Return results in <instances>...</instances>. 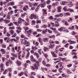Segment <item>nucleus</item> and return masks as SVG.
<instances>
[{"label": "nucleus", "instance_id": "obj_17", "mask_svg": "<svg viewBox=\"0 0 78 78\" xmlns=\"http://www.w3.org/2000/svg\"><path fill=\"white\" fill-rule=\"evenodd\" d=\"M30 58L31 61H36V59L34 58H33V57L32 55L31 56Z\"/></svg>", "mask_w": 78, "mask_h": 78}, {"label": "nucleus", "instance_id": "obj_34", "mask_svg": "<svg viewBox=\"0 0 78 78\" xmlns=\"http://www.w3.org/2000/svg\"><path fill=\"white\" fill-rule=\"evenodd\" d=\"M47 7L49 9H51V5H48L47 6Z\"/></svg>", "mask_w": 78, "mask_h": 78}, {"label": "nucleus", "instance_id": "obj_28", "mask_svg": "<svg viewBox=\"0 0 78 78\" xmlns=\"http://www.w3.org/2000/svg\"><path fill=\"white\" fill-rule=\"evenodd\" d=\"M13 23L11 22L8 24V26H9V27H11V26H13Z\"/></svg>", "mask_w": 78, "mask_h": 78}, {"label": "nucleus", "instance_id": "obj_52", "mask_svg": "<svg viewBox=\"0 0 78 78\" xmlns=\"http://www.w3.org/2000/svg\"><path fill=\"white\" fill-rule=\"evenodd\" d=\"M16 32L17 34H19L21 32V30L19 31V30H16Z\"/></svg>", "mask_w": 78, "mask_h": 78}, {"label": "nucleus", "instance_id": "obj_7", "mask_svg": "<svg viewBox=\"0 0 78 78\" xmlns=\"http://www.w3.org/2000/svg\"><path fill=\"white\" fill-rule=\"evenodd\" d=\"M40 5H41V8H44L46 5V2L44 1V3H42V4H41L40 3Z\"/></svg>", "mask_w": 78, "mask_h": 78}, {"label": "nucleus", "instance_id": "obj_53", "mask_svg": "<svg viewBox=\"0 0 78 78\" xmlns=\"http://www.w3.org/2000/svg\"><path fill=\"white\" fill-rule=\"evenodd\" d=\"M37 23H41V21L39 20H37Z\"/></svg>", "mask_w": 78, "mask_h": 78}, {"label": "nucleus", "instance_id": "obj_51", "mask_svg": "<svg viewBox=\"0 0 78 78\" xmlns=\"http://www.w3.org/2000/svg\"><path fill=\"white\" fill-rule=\"evenodd\" d=\"M38 39H39V41L40 42H41L42 41V40L41 39V37H39Z\"/></svg>", "mask_w": 78, "mask_h": 78}, {"label": "nucleus", "instance_id": "obj_50", "mask_svg": "<svg viewBox=\"0 0 78 78\" xmlns=\"http://www.w3.org/2000/svg\"><path fill=\"white\" fill-rule=\"evenodd\" d=\"M6 36L8 37H9L11 36V34H9L8 33H6Z\"/></svg>", "mask_w": 78, "mask_h": 78}, {"label": "nucleus", "instance_id": "obj_48", "mask_svg": "<svg viewBox=\"0 0 78 78\" xmlns=\"http://www.w3.org/2000/svg\"><path fill=\"white\" fill-rule=\"evenodd\" d=\"M30 68L32 70H35V68H34V67L33 66H30Z\"/></svg>", "mask_w": 78, "mask_h": 78}, {"label": "nucleus", "instance_id": "obj_61", "mask_svg": "<svg viewBox=\"0 0 78 78\" xmlns=\"http://www.w3.org/2000/svg\"><path fill=\"white\" fill-rule=\"evenodd\" d=\"M3 39H0V44H3Z\"/></svg>", "mask_w": 78, "mask_h": 78}, {"label": "nucleus", "instance_id": "obj_22", "mask_svg": "<svg viewBox=\"0 0 78 78\" xmlns=\"http://www.w3.org/2000/svg\"><path fill=\"white\" fill-rule=\"evenodd\" d=\"M54 46H55V44H50V45H49V48H52Z\"/></svg>", "mask_w": 78, "mask_h": 78}, {"label": "nucleus", "instance_id": "obj_37", "mask_svg": "<svg viewBox=\"0 0 78 78\" xmlns=\"http://www.w3.org/2000/svg\"><path fill=\"white\" fill-rule=\"evenodd\" d=\"M48 38H44L43 39V41L44 42H46L47 41V40H48Z\"/></svg>", "mask_w": 78, "mask_h": 78}, {"label": "nucleus", "instance_id": "obj_64", "mask_svg": "<svg viewBox=\"0 0 78 78\" xmlns=\"http://www.w3.org/2000/svg\"><path fill=\"white\" fill-rule=\"evenodd\" d=\"M10 5H11V6H13L14 5V2H10Z\"/></svg>", "mask_w": 78, "mask_h": 78}, {"label": "nucleus", "instance_id": "obj_9", "mask_svg": "<svg viewBox=\"0 0 78 78\" xmlns=\"http://www.w3.org/2000/svg\"><path fill=\"white\" fill-rule=\"evenodd\" d=\"M1 51L2 52L3 55H5V53H6V51H5V50L3 49H1Z\"/></svg>", "mask_w": 78, "mask_h": 78}, {"label": "nucleus", "instance_id": "obj_49", "mask_svg": "<svg viewBox=\"0 0 78 78\" xmlns=\"http://www.w3.org/2000/svg\"><path fill=\"white\" fill-rule=\"evenodd\" d=\"M24 75L27 77V76H28V74H27V73H26L24 72Z\"/></svg>", "mask_w": 78, "mask_h": 78}, {"label": "nucleus", "instance_id": "obj_10", "mask_svg": "<svg viewBox=\"0 0 78 78\" xmlns=\"http://www.w3.org/2000/svg\"><path fill=\"white\" fill-rule=\"evenodd\" d=\"M11 55L12 56H13L16 58H17V55L14 53H12Z\"/></svg>", "mask_w": 78, "mask_h": 78}, {"label": "nucleus", "instance_id": "obj_16", "mask_svg": "<svg viewBox=\"0 0 78 78\" xmlns=\"http://www.w3.org/2000/svg\"><path fill=\"white\" fill-rule=\"evenodd\" d=\"M24 74V72H22L20 74H19L18 75L19 76H22Z\"/></svg>", "mask_w": 78, "mask_h": 78}, {"label": "nucleus", "instance_id": "obj_21", "mask_svg": "<svg viewBox=\"0 0 78 78\" xmlns=\"http://www.w3.org/2000/svg\"><path fill=\"white\" fill-rule=\"evenodd\" d=\"M0 67L1 69H5V66L4 65L3 63H1V65Z\"/></svg>", "mask_w": 78, "mask_h": 78}, {"label": "nucleus", "instance_id": "obj_4", "mask_svg": "<svg viewBox=\"0 0 78 78\" xmlns=\"http://www.w3.org/2000/svg\"><path fill=\"white\" fill-rule=\"evenodd\" d=\"M42 11H43L42 14L43 16H46V14H47V11L46 10H45L44 9H42Z\"/></svg>", "mask_w": 78, "mask_h": 78}, {"label": "nucleus", "instance_id": "obj_6", "mask_svg": "<svg viewBox=\"0 0 78 78\" xmlns=\"http://www.w3.org/2000/svg\"><path fill=\"white\" fill-rule=\"evenodd\" d=\"M51 52V54L52 55V57L55 58V57H57L58 56V55H56V54H55L54 52L52 51Z\"/></svg>", "mask_w": 78, "mask_h": 78}, {"label": "nucleus", "instance_id": "obj_56", "mask_svg": "<svg viewBox=\"0 0 78 78\" xmlns=\"http://www.w3.org/2000/svg\"><path fill=\"white\" fill-rule=\"evenodd\" d=\"M62 5H66V1H62Z\"/></svg>", "mask_w": 78, "mask_h": 78}, {"label": "nucleus", "instance_id": "obj_55", "mask_svg": "<svg viewBox=\"0 0 78 78\" xmlns=\"http://www.w3.org/2000/svg\"><path fill=\"white\" fill-rule=\"evenodd\" d=\"M16 28L19 30H22V28L20 27H17Z\"/></svg>", "mask_w": 78, "mask_h": 78}, {"label": "nucleus", "instance_id": "obj_36", "mask_svg": "<svg viewBox=\"0 0 78 78\" xmlns=\"http://www.w3.org/2000/svg\"><path fill=\"white\" fill-rule=\"evenodd\" d=\"M12 51L13 53H15V50L14 49V47H12Z\"/></svg>", "mask_w": 78, "mask_h": 78}, {"label": "nucleus", "instance_id": "obj_41", "mask_svg": "<svg viewBox=\"0 0 78 78\" xmlns=\"http://www.w3.org/2000/svg\"><path fill=\"white\" fill-rule=\"evenodd\" d=\"M55 25H56V26L57 27H59V22H56V21L55 22Z\"/></svg>", "mask_w": 78, "mask_h": 78}, {"label": "nucleus", "instance_id": "obj_18", "mask_svg": "<svg viewBox=\"0 0 78 78\" xmlns=\"http://www.w3.org/2000/svg\"><path fill=\"white\" fill-rule=\"evenodd\" d=\"M34 67L35 68V69L37 70H38L39 69V68H38V66H37L36 65V64H34Z\"/></svg>", "mask_w": 78, "mask_h": 78}, {"label": "nucleus", "instance_id": "obj_15", "mask_svg": "<svg viewBox=\"0 0 78 78\" xmlns=\"http://www.w3.org/2000/svg\"><path fill=\"white\" fill-rule=\"evenodd\" d=\"M58 12H61V7L59 6L58 7Z\"/></svg>", "mask_w": 78, "mask_h": 78}, {"label": "nucleus", "instance_id": "obj_3", "mask_svg": "<svg viewBox=\"0 0 78 78\" xmlns=\"http://www.w3.org/2000/svg\"><path fill=\"white\" fill-rule=\"evenodd\" d=\"M12 62V61H11L10 59H9L5 63L6 66L8 67L9 66V63H11Z\"/></svg>", "mask_w": 78, "mask_h": 78}, {"label": "nucleus", "instance_id": "obj_40", "mask_svg": "<svg viewBox=\"0 0 78 78\" xmlns=\"http://www.w3.org/2000/svg\"><path fill=\"white\" fill-rule=\"evenodd\" d=\"M58 30L60 31V32H62V27H61L60 28H58Z\"/></svg>", "mask_w": 78, "mask_h": 78}, {"label": "nucleus", "instance_id": "obj_1", "mask_svg": "<svg viewBox=\"0 0 78 78\" xmlns=\"http://www.w3.org/2000/svg\"><path fill=\"white\" fill-rule=\"evenodd\" d=\"M21 43L22 44H24V45H27L26 47H29L30 44V43L29 42H27V41L25 39L21 40Z\"/></svg>", "mask_w": 78, "mask_h": 78}, {"label": "nucleus", "instance_id": "obj_42", "mask_svg": "<svg viewBox=\"0 0 78 78\" xmlns=\"http://www.w3.org/2000/svg\"><path fill=\"white\" fill-rule=\"evenodd\" d=\"M10 30H14L15 29V27H9Z\"/></svg>", "mask_w": 78, "mask_h": 78}, {"label": "nucleus", "instance_id": "obj_60", "mask_svg": "<svg viewBox=\"0 0 78 78\" xmlns=\"http://www.w3.org/2000/svg\"><path fill=\"white\" fill-rule=\"evenodd\" d=\"M8 70L9 72H11V71H12V69H11V68H8Z\"/></svg>", "mask_w": 78, "mask_h": 78}, {"label": "nucleus", "instance_id": "obj_62", "mask_svg": "<svg viewBox=\"0 0 78 78\" xmlns=\"http://www.w3.org/2000/svg\"><path fill=\"white\" fill-rule=\"evenodd\" d=\"M63 9L65 11H66V10H67V6H65L63 8Z\"/></svg>", "mask_w": 78, "mask_h": 78}, {"label": "nucleus", "instance_id": "obj_31", "mask_svg": "<svg viewBox=\"0 0 78 78\" xmlns=\"http://www.w3.org/2000/svg\"><path fill=\"white\" fill-rule=\"evenodd\" d=\"M23 29L25 30H29V28L28 27H23Z\"/></svg>", "mask_w": 78, "mask_h": 78}, {"label": "nucleus", "instance_id": "obj_20", "mask_svg": "<svg viewBox=\"0 0 78 78\" xmlns=\"http://www.w3.org/2000/svg\"><path fill=\"white\" fill-rule=\"evenodd\" d=\"M63 68H64V66H62V68H59L58 69V71L60 73H62V71H61V70H62V69H63Z\"/></svg>", "mask_w": 78, "mask_h": 78}, {"label": "nucleus", "instance_id": "obj_33", "mask_svg": "<svg viewBox=\"0 0 78 78\" xmlns=\"http://www.w3.org/2000/svg\"><path fill=\"white\" fill-rule=\"evenodd\" d=\"M59 51V50L57 49V48H56L55 49V51H54L57 54L58 53V51Z\"/></svg>", "mask_w": 78, "mask_h": 78}, {"label": "nucleus", "instance_id": "obj_19", "mask_svg": "<svg viewBox=\"0 0 78 78\" xmlns=\"http://www.w3.org/2000/svg\"><path fill=\"white\" fill-rule=\"evenodd\" d=\"M9 33L11 34V35H13V34L14 33V31L12 30H11L9 31Z\"/></svg>", "mask_w": 78, "mask_h": 78}, {"label": "nucleus", "instance_id": "obj_26", "mask_svg": "<svg viewBox=\"0 0 78 78\" xmlns=\"http://www.w3.org/2000/svg\"><path fill=\"white\" fill-rule=\"evenodd\" d=\"M42 50V49H39L38 50V51L39 53H40V55H42V53H41V51Z\"/></svg>", "mask_w": 78, "mask_h": 78}, {"label": "nucleus", "instance_id": "obj_8", "mask_svg": "<svg viewBox=\"0 0 78 78\" xmlns=\"http://www.w3.org/2000/svg\"><path fill=\"white\" fill-rule=\"evenodd\" d=\"M34 55L37 57V58H39V54H38V53L35 52L34 54Z\"/></svg>", "mask_w": 78, "mask_h": 78}, {"label": "nucleus", "instance_id": "obj_13", "mask_svg": "<svg viewBox=\"0 0 78 78\" xmlns=\"http://www.w3.org/2000/svg\"><path fill=\"white\" fill-rule=\"evenodd\" d=\"M60 16L62 17V13H60L59 15H56L55 16V17H60Z\"/></svg>", "mask_w": 78, "mask_h": 78}, {"label": "nucleus", "instance_id": "obj_39", "mask_svg": "<svg viewBox=\"0 0 78 78\" xmlns=\"http://www.w3.org/2000/svg\"><path fill=\"white\" fill-rule=\"evenodd\" d=\"M33 5H34V6H37L38 4L37 3L34 2L33 3Z\"/></svg>", "mask_w": 78, "mask_h": 78}, {"label": "nucleus", "instance_id": "obj_47", "mask_svg": "<svg viewBox=\"0 0 78 78\" xmlns=\"http://www.w3.org/2000/svg\"><path fill=\"white\" fill-rule=\"evenodd\" d=\"M50 29L52 30H53V31H54V30H56V28H53L51 27L50 28Z\"/></svg>", "mask_w": 78, "mask_h": 78}, {"label": "nucleus", "instance_id": "obj_46", "mask_svg": "<svg viewBox=\"0 0 78 78\" xmlns=\"http://www.w3.org/2000/svg\"><path fill=\"white\" fill-rule=\"evenodd\" d=\"M73 19L72 18H70L68 20V22H71L72 21Z\"/></svg>", "mask_w": 78, "mask_h": 78}, {"label": "nucleus", "instance_id": "obj_32", "mask_svg": "<svg viewBox=\"0 0 78 78\" xmlns=\"http://www.w3.org/2000/svg\"><path fill=\"white\" fill-rule=\"evenodd\" d=\"M44 51H47V50H48V48L47 47H45L44 48Z\"/></svg>", "mask_w": 78, "mask_h": 78}, {"label": "nucleus", "instance_id": "obj_63", "mask_svg": "<svg viewBox=\"0 0 78 78\" xmlns=\"http://www.w3.org/2000/svg\"><path fill=\"white\" fill-rule=\"evenodd\" d=\"M65 14L66 15H68V16H70V13L69 12H66Z\"/></svg>", "mask_w": 78, "mask_h": 78}, {"label": "nucleus", "instance_id": "obj_35", "mask_svg": "<svg viewBox=\"0 0 78 78\" xmlns=\"http://www.w3.org/2000/svg\"><path fill=\"white\" fill-rule=\"evenodd\" d=\"M4 22H5V23H8L10 22V21L9 20H5Z\"/></svg>", "mask_w": 78, "mask_h": 78}, {"label": "nucleus", "instance_id": "obj_45", "mask_svg": "<svg viewBox=\"0 0 78 78\" xmlns=\"http://www.w3.org/2000/svg\"><path fill=\"white\" fill-rule=\"evenodd\" d=\"M50 2H51V1H50V0H48L46 1L47 4L48 5H49V4H50Z\"/></svg>", "mask_w": 78, "mask_h": 78}, {"label": "nucleus", "instance_id": "obj_11", "mask_svg": "<svg viewBox=\"0 0 78 78\" xmlns=\"http://www.w3.org/2000/svg\"><path fill=\"white\" fill-rule=\"evenodd\" d=\"M16 64H17L18 66H21V62L20 61H18V60H17L16 62Z\"/></svg>", "mask_w": 78, "mask_h": 78}, {"label": "nucleus", "instance_id": "obj_54", "mask_svg": "<svg viewBox=\"0 0 78 78\" xmlns=\"http://www.w3.org/2000/svg\"><path fill=\"white\" fill-rule=\"evenodd\" d=\"M72 64H70L67 65L68 67H72Z\"/></svg>", "mask_w": 78, "mask_h": 78}, {"label": "nucleus", "instance_id": "obj_30", "mask_svg": "<svg viewBox=\"0 0 78 78\" xmlns=\"http://www.w3.org/2000/svg\"><path fill=\"white\" fill-rule=\"evenodd\" d=\"M8 73V70L5 69V71L3 73V75H6Z\"/></svg>", "mask_w": 78, "mask_h": 78}, {"label": "nucleus", "instance_id": "obj_23", "mask_svg": "<svg viewBox=\"0 0 78 78\" xmlns=\"http://www.w3.org/2000/svg\"><path fill=\"white\" fill-rule=\"evenodd\" d=\"M64 23H65L64 24L66 26H69V24H68V22L66 21H64Z\"/></svg>", "mask_w": 78, "mask_h": 78}, {"label": "nucleus", "instance_id": "obj_58", "mask_svg": "<svg viewBox=\"0 0 78 78\" xmlns=\"http://www.w3.org/2000/svg\"><path fill=\"white\" fill-rule=\"evenodd\" d=\"M42 63H43V64L44 66H45V65H46V63H45V61H43Z\"/></svg>", "mask_w": 78, "mask_h": 78}, {"label": "nucleus", "instance_id": "obj_24", "mask_svg": "<svg viewBox=\"0 0 78 78\" xmlns=\"http://www.w3.org/2000/svg\"><path fill=\"white\" fill-rule=\"evenodd\" d=\"M69 42H70V44H75L76 43V42L74 41H72L71 40H70L69 41Z\"/></svg>", "mask_w": 78, "mask_h": 78}, {"label": "nucleus", "instance_id": "obj_43", "mask_svg": "<svg viewBox=\"0 0 78 78\" xmlns=\"http://www.w3.org/2000/svg\"><path fill=\"white\" fill-rule=\"evenodd\" d=\"M13 13H14V11H11L10 12H9L8 13L9 14H12Z\"/></svg>", "mask_w": 78, "mask_h": 78}, {"label": "nucleus", "instance_id": "obj_14", "mask_svg": "<svg viewBox=\"0 0 78 78\" xmlns=\"http://www.w3.org/2000/svg\"><path fill=\"white\" fill-rule=\"evenodd\" d=\"M26 32L28 34H31L33 33V30L31 29H30L29 31H27Z\"/></svg>", "mask_w": 78, "mask_h": 78}, {"label": "nucleus", "instance_id": "obj_25", "mask_svg": "<svg viewBox=\"0 0 78 78\" xmlns=\"http://www.w3.org/2000/svg\"><path fill=\"white\" fill-rule=\"evenodd\" d=\"M47 31H48V29H46L45 30H44V31H42V33L43 34L46 33Z\"/></svg>", "mask_w": 78, "mask_h": 78}, {"label": "nucleus", "instance_id": "obj_57", "mask_svg": "<svg viewBox=\"0 0 78 78\" xmlns=\"http://www.w3.org/2000/svg\"><path fill=\"white\" fill-rule=\"evenodd\" d=\"M76 33L74 31H73L72 32V35H75V34H76Z\"/></svg>", "mask_w": 78, "mask_h": 78}, {"label": "nucleus", "instance_id": "obj_27", "mask_svg": "<svg viewBox=\"0 0 78 78\" xmlns=\"http://www.w3.org/2000/svg\"><path fill=\"white\" fill-rule=\"evenodd\" d=\"M2 59L3 62H4V61H6V60H8V58H6L5 57H2Z\"/></svg>", "mask_w": 78, "mask_h": 78}, {"label": "nucleus", "instance_id": "obj_29", "mask_svg": "<svg viewBox=\"0 0 78 78\" xmlns=\"http://www.w3.org/2000/svg\"><path fill=\"white\" fill-rule=\"evenodd\" d=\"M22 53V52L21 51H20L19 52V55H18V58L19 59H20V56H21V55H20L19 54H20Z\"/></svg>", "mask_w": 78, "mask_h": 78}, {"label": "nucleus", "instance_id": "obj_2", "mask_svg": "<svg viewBox=\"0 0 78 78\" xmlns=\"http://www.w3.org/2000/svg\"><path fill=\"white\" fill-rule=\"evenodd\" d=\"M29 18L32 20H33V19H37V16L36 15L31 14V16L29 17Z\"/></svg>", "mask_w": 78, "mask_h": 78}, {"label": "nucleus", "instance_id": "obj_38", "mask_svg": "<svg viewBox=\"0 0 78 78\" xmlns=\"http://www.w3.org/2000/svg\"><path fill=\"white\" fill-rule=\"evenodd\" d=\"M62 77H63V78H65V77H66L67 75H65V73H64L62 74Z\"/></svg>", "mask_w": 78, "mask_h": 78}, {"label": "nucleus", "instance_id": "obj_5", "mask_svg": "<svg viewBox=\"0 0 78 78\" xmlns=\"http://www.w3.org/2000/svg\"><path fill=\"white\" fill-rule=\"evenodd\" d=\"M69 7H72L73 6V3H72V2L71 1L69 2V3H68L67 5Z\"/></svg>", "mask_w": 78, "mask_h": 78}, {"label": "nucleus", "instance_id": "obj_59", "mask_svg": "<svg viewBox=\"0 0 78 78\" xmlns=\"http://www.w3.org/2000/svg\"><path fill=\"white\" fill-rule=\"evenodd\" d=\"M56 3H53L52 4V6H53V7H55L56 6Z\"/></svg>", "mask_w": 78, "mask_h": 78}, {"label": "nucleus", "instance_id": "obj_44", "mask_svg": "<svg viewBox=\"0 0 78 78\" xmlns=\"http://www.w3.org/2000/svg\"><path fill=\"white\" fill-rule=\"evenodd\" d=\"M13 23L14 24H15L16 25H17V26H18L19 25V24H18L17 22H13Z\"/></svg>", "mask_w": 78, "mask_h": 78}, {"label": "nucleus", "instance_id": "obj_12", "mask_svg": "<svg viewBox=\"0 0 78 78\" xmlns=\"http://www.w3.org/2000/svg\"><path fill=\"white\" fill-rule=\"evenodd\" d=\"M1 46L2 48H6V45L5 44H1Z\"/></svg>", "mask_w": 78, "mask_h": 78}]
</instances>
